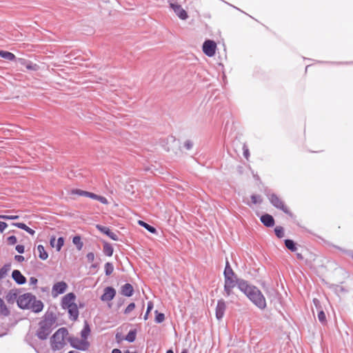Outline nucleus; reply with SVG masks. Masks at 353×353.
I'll use <instances>...</instances> for the list:
<instances>
[{
  "label": "nucleus",
  "mask_w": 353,
  "mask_h": 353,
  "mask_svg": "<svg viewBox=\"0 0 353 353\" xmlns=\"http://www.w3.org/2000/svg\"><path fill=\"white\" fill-rule=\"evenodd\" d=\"M134 308H135V304L134 303H131L125 308L124 313L125 314H128L130 313Z\"/></svg>",
  "instance_id": "41"
},
{
  "label": "nucleus",
  "mask_w": 353,
  "mask_h": 353,
  "mask_svg": "<svg viewBox=\"0 0 353 353\" xmlns=\"http://www.w3.org/2000/svg\"><path fill=\"white\" fill-rule=\"evenodd\" d=\"M96 228L101 232L105 234L112 240L117 241L119 239L118 236L114 232H112L108 228L101 225H97Z\"/></svg>",
  "instance_id": "16"
},
{
  "label": "nucleus",
  "mask_w": 353,
  "mask_h": 353,
  "mask_svg": "<svg viewBox=\"0 0 353 353\" xmlns=\"http://www.w3.org/2000/svg\"><path fill=\"white\" fill-rule=\"evenodd\" d=\"M68 341L70 343V345L79 350H86L89 347V343L87 340L80 339L77 337L70 336Z\"/></svg>",
  "instance_id": "5"
},
{
  "label": "nucleus",
  "mask_w": 353,
  "mask_h": 353,
  "mask_svg": "<svg viewBox=\"0 0 353 353\" xmlns=\"http://www.w3.org/2000/svg\"><path fill=\"white\" fill-rule=\"evenodd\" d=\"M275 234L279 238H282L284 236V230L283 228L281 226H276L274 229Z\"/></svg>",
  "instance_id": "37"
},
{
  "label": "nucleus",
  "mask_w": 353,
  "mask_h": 353,
  "mask_svg": "<svg viewBox=\"0 0 353 353\" xmlns=\"http://www.w3.org/2000/svg\"><path fill=\"white\" fill-rule=\"evenodd\" d=\"M318 319L320 322L324 323L326 321L325 314L323 311H320L318 314Z\"/></svg>",
  "instance_id": "40"
},
{
  "label": "nucleus",
  "mask_w": 353,
  "mask_h": 353,
  "mask_svg": "<svg viewBox=\"0 0 353 353\" xmlns=\"http://www.w3.org/2000/svg\"><path fill=\"white\" fill-rule=\"evenodd\" d=\"M38 280L35 277H31L30 279V285H36L37 283Z\"/></svg>",
  "instance_id": "51"
},
{
  "label": "nucleus",
  "mask_w": 353,
  "mask_h": 353,
  "mask_svg": "<svg viewBox=\"0 0 353 353\" xmlns=\"http://www.w3.org/2000/svg\"><path fill=\"white\" fill-rule=\"evenodd\" d=\"M285 245L286 248L292 252H295L296 250V247L295 245L294 242L292 240H285Z\"/></svg>",
  "instance_id": "32"
},
{
  "label": "nucleus",
  "mask_w": 353,
  "mask_h": 353,
  "mask_svg": "<svg viewBox=\"0 0 353 353\" xmlns=\"http://www.w3.org/2000/svg\"><path fill=\"white\" fill-rule=\"evenodd\" d=\"M37 251L39 252V257L42 260H46L48 257V254L45 250L44 247L41 245L37 246Z\"/></svg>",
  "instance_id": "23"
},
{
  "label": "nucleus",
  "mask_w": 353,
  "mask_h": 353,
  "mask_svg": "<svg viewBox=\"0 0 353 353\" xmlns=\"http://www.w3.org/2000/svg\"><path fill=\"white\" fill-rule=\"evenodd\" d=\"M193 147V143L192 141L190 140H186L185 142H184V148L188 150H190Z\"/></svg>",
  "instance_id": "43"
},
{
  "label": "nucleus",
  "mask_w": 353,
  "mask_h": 353,
  "mask_svg": "<svg viewBox=\"0 0 353 353\" xmlns=\"http://www.w3.org/2000/svg\"><path fill=\"white\" fill-rule=\"evenodd\" d=\"M104 268H105V272L107 276L110 275L114 270V266H113L112 263H110V262H107L105 264Z\"/></svg>",
  "instance_id": "35"
},
{
  "label": "nucleus",
  "mask_w": 353,
  "mask_h": 353,
  "mask_svg": "<svg viewBox=\"0 0 353 353\" xmlns=\"http://www.w3.org/2000/svg\"><path fill=\"white\" fill-rule=\"evenodd\" d=\"M43 303L37 300L36 298H34V301H32V304L30 307V310L33 311L34 312H39L43 310Z\"/></svg>",
  "instance_id": "19"
},
{
  "label": "nucleus",
  "mask_w": 353,
  "mask_h": 353,
  "mask_svg": "<svg viewBox=\"0 0 353 353\" xmlns=\"http://www.w3.org/2000/svg\"><path fill=\"white\" fill-rule=\"evenodd\" d=\"M72 242L77 246L78 250H81L82 249L83 243L79 236H75L72 239Z\"/></svg>",
  "instance_id": "33"
},
{
  "label": "nucleus",
  "mask_w": 353,
  "mask_h": 353,
  "mask_svg": "<svg viewBox=\"0 0 353 353\" xmlns=\"http://www.w3.org/2000/svg\"><path fill=\"white\" fill-rule=\"evenodd\" d=\"M352 259H353V254H352Z\"/></svg>",
  "instance_id": "59"
},
{
  "label": "nucleus",
  "mask_w": 353,
  "mask_h": 353,
  "mask_svg": "<svg viewBox=\"0 0 353 353\" xmlns=\"http://www.w3.org/2000/svg\"><path fill=\"white\" fill-rule=\"evenodd\" d=\"M12 277L15 281V282L19 285L24 284L26 282V277L21 273L19 270H14L12 273Z\"/></svg>",
  "instance_id": "17"
},
{
  "label": "nucleus",
  "mask_w": 353,
  "mask_h": 353,
  "mask_svg": "<svg viewBox=\"0 0 353 353\" xmlns=\"http://www.w3.org/2000/svg\"><path fill=\"white\" fill-rule=\"evenodd\" d=\"M56 316L52 313H47L43 320L39 323V328L37 332V336L41 340H45L51 333L55 326Z\"/></svg>",
  "instance_id": "2"
},
{
  "label": "nucleus",
  "mask_w": 353,
  "mask_h": 353,
  "mask_svg": "<svg viewBox=\"0 0 353 353\" xmlns=\"http://www.w3.org/2000/svg\"><path fill=\"white\" fill-rule=\"evenodd\" d=\"M155 321L157 323H162L165 319V315L163 313H159L157 310L155 311Z\"/></svg>",
  "instance_id": "36"
},
{
  "label": "nucleus",
  "mask_w": 353,
  "mask_h": 353,
  "mask_svg": "<svg viewBox=\"0 0 353 353\" xmlns=\"http://www.w3.org/2000/svg\"><path fill=\"white\" fill-rule=\"evenodd\" d=\"M133 292V287L130 283H126L121 288V293L125 296H131Z\"/></svg>",
  "instance_id": "20"
},
{
  "label": "nucleus",
  "mask_w": 353,
  "mask_h": 353,
  "mask_svg": "<svg viewBox=\"0 0 353 353\" xmlns=\"http://www.w3.org/2000/svg\"><path fill=\"white\" fill-rule=\"evenodd\" d=\"M68 335V331L65 327L59 328L51 338V346L54 350H60L65 345V339Z\"/></svg>",
  "instance_id": "3"
},
{
  "label": "nucleus",
  "mask_w": 353,
  "mask_h": 353,
  "mask_svg": "<svg viewBox=\"0 0 353 353\" xmlns=\"http://www.w3.org/2000/svg\"><path fill=\"white\" fill-rule=\"evenodd\" d=\"M67 310L69 313L70 318L73 321L77 320L79 316V310L77 304L70 306Z\"/></svg>",
  "instance_id": "22"
},
{
  "label": "nucleus",
  "mask_w": 353,
  "mask_h": 353,
  "mask_svg": "<svg viewBox=\"0 0 353 353\" xmlns=\"http://www.w3.org/2000/svg\"><path fill=\"white\" fill-rule=\"evenodd\" d=\"M251 199L253 203H261L262 202L261 196L259 195L253 194L251 196Z\"/></svg>",
  "instance_id": "38"
},
{
  "label": "nucleus",
  "mask_w": 353,
  "mask_h": 353,
  "mask_svg": "<svg viewBox=\"0 0 353 353\" xmlns=\"http://www.w3.org/2000/svg\"><path fill=\"white\" fill-rule=\"evenodd\" d=\"M70 192L72 194H78L79 196H87V197L91 198L92 199L99 201L101 203H102L103 204L108 203V200L106 198H105L104 196H102L95 194L92 192L81 190L79 189H72V190H71Z\"/></svg>",
  "instance_id": "4"
},
{
  "label": "nucleus",
  "mask_w": 353,
  "mask_h": 353,
  "mask_svg": "<svg viewBox=\"0 0 353 353\" xmlns=\"http://www.w3.org/2000/svg\"><path fill=\"white\" fill-rule=\"evenodd\" d=\"M116 294V290L112 287H107L104 289V292L102 294L101 299L103 301H109L114 299Z\"/></svg>",
  "instance_id": "14"
},
{
  "label": "nucleus",
  "mask_w": 353,
  "mask_h": 353,
  "mask_svg": "<svg viewBox=\"0 0 353 353\" xmlns=\"http://www.w3.org/2000/svg\"><path fill=\"white\" fill-rule=\"evenodd\" d=\"M103 250L104 254L108 256H111L113 254V248L108 243H104Z\"/></svg>",
  "instance_id": "28"
},
{
  "label": "nucleus",
  "mask_w": 353,
  "mask_h": 353,
  "mask_svg": "<svg viewBox=\"0 0 353 353\" xmlns=\"http://www.w3.org/2000/svg\"><path fill=\"white\" fill-rule=\"evenodd\" d=\"M34 296L30 293H26L19 296L17 305L22 309H30L32 301H34Z\"/></svg>",
  "instance_id": "6"
},
{
  "label": "nucleus",
  "mask_w": 353,
  "mask_h": 353,
  "mask_svg": "<svg viewBox=\"0 0 353 353\" xmlns=\"http://www.w3.org/2000/svg\"><path fill=\"white\" fill-rule=\"evenodd\" d=\"M261 221L267 227H272L274 224V218L268 214L261 216Z\"/></svg>",
  "instance_id": "21"
},
{
  "label": "nucleus",
  "mask_w": 353,
  "mask_h": 353,
  "mask_svg": "<svg viewBox=\"0 0 353 353\" xmlns=\"http://www.w3.org/2000/svg\"><path fill=\"white\" fill-rule=\"evenodd\" d=\"M223 274L225 278L235 276L234 272L230 267L228 261L226 262V265Z\"/></svg>",
  "instance_id": "26"
},
{
  "label": "nucleus",
  "mask_w": 353,
  "mask_h": 353,
  "mask_svg": "<svg viewBox=\"0 0 353 353\" xmlns=\"http://www.w3.org/2000/svg\"><path fill=\"white\" fill-rule=\"evenodd\" d=\"M241 280H236V276L225 278L224 292L227 296L233 294L232 290Z\"/></svg>",
  "instance_id": "7"
},
{
  "label": "nucleus",
  "mask_w": 353,
  "mask_h": 353,
  "mask_svg": "<svg viewBox=\"0 0 353 353\" xmlns=\"http://www.w3.org/2000/svg\"><path fill=\"white\" fill-rule=\"evenodd\" d=\"M90 329L88 323L85 324L83 329L81 332V336L82 339L87 340L88 335L90 334Z\"/></svg>",
  "instance_id": "31"
},
{
  "label": "nucleus",
  "mask_w": 353,
  "mask_h": 353,
  "mask_svg": "<svg viewBox=\"0 0 353 353\" xmlns=\"http://www.w3.org/2000/svg\"><path fill=\"white\" fill-rule=\"evenodd\" d=\"M14 259L16 261H17L18 262H22L24 261V257L21 255H16L14 256Z\"/></svg>",
  "instance_id": "50"
},
{
  "label": "nucleus",
  "mask_w": 353,
  "mask_h": 353,
  "mask_svg": "<svg viewBox=\"0 0 353 353\" xmlns=\"http://www.w3.org/2000/svg\"><path fill=\"white\" fill-rule=\"evenodd\" d=\"M8 242L10 245H14L17 243V240L15 236H10L8 238Z\"/></svg>",
  "instance_id": "45"
},
{
  "label": "nucleus",
  "mask_w": 353,
  "mask_h": 353,
  "mask_svg": "<svg viewBox=\"0 0 353 353\" xmlns=\"http://www.w3.org/2000/svg\"><path fill=\"white\" fill-rule=\"evenodd\" d=\"M238 288L259 308L264 309L266 307L265 299L256 287L248 284L244 280H241L238 283Z\"/></svg>",
  "instance_id": "1"
},
{
  "label": "nucleus",
  "mask_w": 353,
  "mask_h": 353,
  "mask_svg": "<svg viewBox=\"0 0 353 353\" xmlns=\"http://www.w3.org/2000/svg\"><path fill=\"white\" fill-rule=\"evenodd\" d=\"M168 141H175V138L172 136L168 138Z\"/></svg>",
  "instance_id": "54"
},
{
  "label": "nucleus",
  "mask_w": 353,
  "mask_h": 353,
  "mask_svg": "<svg viewBox=\"0 0 353 353\" xmlns=\"http://www.w3.org/2000/svg\"><path fill=\"white\" fill-rule=\"evenodd\" d=\"M170 8L174 10V13L182 20H185L188 18L187 12L178 3H171Z\"/></svg>",
  "instance_id": "12"
},
{
  "label": "nucleus",
  "mask_w": 353,
  "mask_h": 353,
  "mask_svg": "<svg viewBox=\"0 0 353 353\" xmlns=\"http://www.w3.org/2000/svg\"><path fill=\"white\" fill-rule=\"evenodd\" d=\"M166 353H174L173 351L172 350H169L167 351Z\"/></svg>",
  "instance_id": "57"
},
{
  "label": "nucleus",
  "mask_w": 353,
  "mask_h": 353,
  "mask_svg": "<svg viewBox=\"0 0 353 353\" xmlns=\"http://www.w3.org/2000/svg\"><path fill=\"white\" fill-rule=\"evenodd\" d=\"M0 218L5 219V220H14V219H19V216H17V215H12V216L2 215V216H0Z\"/></svg>",
  "instance_id": "42"
},
{
  "label": "nucleus",
  "mask_w": 353,
  "mask_h": 353,
  "mask_svg": "<svg viewBox=\"0 0 353 353\" xmlns=\"http://www.w3.org/2000/svg\"><path fill=\"white\" fill-rule=\"evenodd\" d=\"M124 353H137V352H130L129 350H127Z\"/></svg>",
  "instance_id": "56"
},
{
  "label": "nucleus",
  "mask_w": 353,
  "mask_h": 353,
  "mask_svg": "<svg viewBox=\"0 0 353 353\" xmlns=\"http://www.w3.org/2000/svg\"><path fill=\"white\" fill-rule=\"evenodd\" d=\"M243 156L245 159H248V157L250 156V152H249V149L248 148V146L246 145L245 143L243 144Z\"/></svg>",
  "instance_id": "44"
},
{
  "label": "nucleus",
  "mask_w": 353,
  "mask_h": 353,
  "mask_svg": "<svg viewBox=\"0 0 353 353\" xmlns=\"http://www.w3.org/2000/svg\"><path fill=\"white\" fill-rule=\"evenodd\" d=\"M216 49V43L208 39L203 44V52L208 57H213L215 54Z\"/></svg>",
  "instance_id": "8"
},
{
  "label": "nucleus",
  "mask_w": 353,
  "mask_h": 353,
  "mask_svg": "<svg viewBox=\"0 0 353 353\" xmlns=\"http://www.w3.org/2000/svg\"><path fill=\"white\" fill-rule=\"evenodd\" d=\"M112 353H122L121 351L119 349H114L112 351Z\"/></svg>",
  "instance_id": "53"
},
{
  "label": "nucleus",
  "mask_w": 353,
  "mask_h": 353,
  "mask_svg": "<svg viewBox=\"0 0 353 353\" xmlns=\"http://www.w3.org/2000/svg\"><path fill=\"white\" fill-rule=\"evenodd\" d=\"M152 308H153V303H152V302H151V301L148 302V307H147V311H146V312H145V314L144 315V317H143L144 320H147L148 319V314H149L150 312L152 310Z\"/></svg>",
  "instance_id": "39"
},
{
  "label": "nucleus",
  "mask_w": 353,
  "mask_h": 353,
  "mask_svg": "<svg viewBox=\"0 0 353 353\" xmlns=\"http://www.w3.org/2000/svg\"><path fill=\"white\" fill-rule=\"evenodd\" d=\"M16 250L19 252V253H23L24 252V246L22 245H17L15 248Z\"/></svg>",
  "instance_id": "48"
},
{
  "label": "nucleus",
  "mask_w": 353,
  "mask_h": 353,
  "mask_svg": "<svg viewBox=\"0 0 353 353\" xmlns=\"http://www.w3.org/2000/svg\"><path fill=\"white\" fill-rule=\"evenodd\" d=\"M1 57L9 61H15L18 59L15 55L10 52L1 50Z\"/></svg>",
  "instance_id": "24"
},
{
  "label": "nucleus",
  "mask_w": 353,
  "mask_h": 353,
  "mask_svg": "<svg viewBox=\"0 0 353 353\" xmlns=\"http://www.w3.org/2000/svg\"><path fill=\"white\" fill-rule=\"evenodd\" d=\"M269 199L271 203L278 209L281 210L285 214H290L288 208L285 206L283 201L279 198L276 194H271L269 196Z\"/></svg>",
  "instance_id": "9"
},
{
  "label": "nucleus",
  "mask_w": 353,
  "mask_h": 353,
  "mask_svg": "<svg viewBox=\"0 0 353 353\" xmlns=\"http://www.w3.org/2000/svg\"><path fill=\"white\" fill-rule=\"evenodd\" d=\"M10 314V311L5 304L3 300L0 298V314L3 315L5 316H8Z\"/></svg>",
  "instance_id": "27"
},
{
  "label": "nucleus",
  "mask_w": 353,
  "mask_h": 353,
  "mask_svg": "<svg viewBox=\"0 0 353 353\" xmlns=\"http://www.w3.org/2000/svg\"><path fill=\"white\" fill-rule=\"evenodd\" d=\"M116 340L118 343H120L123 340H125V337L122 335L121 333L117 332L115 336Z\"/></svg>",
  "instance_id": "46"
},
{
  "label": "nucleus",
  "mask_w": 353,
  "mask_h": 353,
  "mask_svg": "<svg viewBox=\"0 0 353 353\" xmlns=\"http://www.w3.org/2000/svg\"><path fill=\"white\" fill-rule=\"evenodd\" d=\"M313 302H314L315 306L317 307L318 305H319V301L316 299H314Z\"/></svg>",
  "instance_id": "52"
},
{
  "label": "nucleus",
  "mask_w": 353,
  "mask_h": 353,
  "mask_svg": "<svg viewBox=\"0 0 353 353\" xmlns=\"http://www.w3.org/2000/svg\"><path fill=\"white\" fill-rule=\"evenodd\" d=\"M136 335H137V330H132L129 332V333L125 337V340L128 341V342L132 343L136 339Z\"/></svg>",
  "instance_id": "30"
},
{
  "label": "nucleus",
  "mask_w": 353,
  "mask_h": 353,
  "mask_svg": "<svg viewBox=\"0 0 353 353\" xmlns=\"http://www.w3.org/2000/svg\"><path fill=\"white\" fill-rule=\"evenodd\" d=\"M297 257H298L299 259H303V257H302V256H301V254H297Z\"/></svg>",
  "instance_id": "55"
},
{
  "label": "nucleus",
  "mask_w": 353,
  "mask_h": 353,
  "mask_svg": "<svg viewBox=\"0 0 353 353\" xmlns=\"http://www.w3.org/2000/svg\"><path fill=\"white\" fill-rule=\"evenodd\" d=\"M139 224L141 226H143V228H145L147 230H148L151 233H156L157 232V230L156 229L151 226L150 225L148 224L147 223L143 221H139Z\"/></svg>",
  "instance_id": "34"
},
{
  "label": "nucleus",
  "mask_w": 353,
  "mask_h": 353,
  "mask_svg": "<svg viewBox=\"0 0 353 353\" xmlns=\"http://www.w3.org/2000/svg\"><path fill=\"white\" fill-rule=\"evenodd\" d=\"M76 299V296L74 293L70 292L65 295L61 300V305L63 309H67L70 306L74 305L76 303L74 301Z\"/></svg>",
  "instance_id": "13"
},
{
  "label": "nucleus",
  "mask_w": 353,
  "mask_h": 353,
  "mask_svg": "<svg viewBox=\"0 0 353 353\" xmlns=\"http://www.w3.org/2000/svg\"><path fill=\"white\" fill-rule=\"evenodd\" d=\"M11 265L6 264L0 269V279L6 277L8 272L10 270Z\"/></svg>",
  "instance_id": "29"
},
{
  "label": "nucleus",
  "mask_w": 353,
  "mask_h": 353,
  "mask_svg": "<svg viewBox=\"0 0 353 353\" xmlns=\"http://www.w3.org/2000/svg\"><path fill=\"white\" fill-rule=\"evenodd\" d=\"M181 353H188L186 350L183 351Z\"/></svg>",
  "instance_id": "58"
},
{
  "label": "nucleus",
  "mask_w": 353,
  "mask_h": 353,
  "mask_svg": "<svg viewBox=\"0 0 353 353\" xmlns=\"http://www.w3.org/2000/svg\"><path fill=\"white\" fill-rule=\"evenodd\" d=\"M226 304L223 300H219L216 307V317L218 320H221L225 313Z\"/></svg>",
  "instance_id": "15"
},
{
  "label": "nucleus",
  "mask_w": 353,
  "mask_h": 353,
  "mask_svg": "<svg viewBox=\"0 0 353 353\" xmlns=\"http://www.w3.org/2000/svg\"><path fill=\"white\" fill-rule=\"evenodd\" d=\"M13 225H15L16 227L19 228L24 230L25 231H26L27 232H28L31 235H34V233H35L34 230H33L30 228L28 227L25 223H13Z\"/></svg>",
  "instance_id": "25"
},
{
  "label": "nucleus",
  "mask_w": 353,
  "mask_h": 353,
  "mask_svg": "<svg viewBox=\"0 0 353 353\" xmlns=\"http://www.w3.org/2000/svg\"><path fill=\"white\" fill-rule=\"evenodd\" d=\"M68 288V285L64 281L56 283L52 289V295L53 297L57 296L59 294L64 293Z\"/></svg>",
  "instance_id": "11"
},
{
  "label": "nucleus",
  "mask_w": 353,
  "mask_h": 353,
  "mask_svg": "<svg viewBox=\"0 0 353 353\" xmlns=\"http://www.w3.org/2000/svg\"><path fill=\"white\" fill-rule=\"evenodd\" d=\"M16 63L18 66H21V70L24 71L22 69V67H25L28 70L30 71H37L39 69V65L36 63H33L30 60L23 59V58H18L16 60Z\"/></svg>",
  "instance_id": "10"
},
{
  "label": "nucleus",
  "mask_w": 353,
  "mask_h": 353,
  "mask_svg": "<svg viewBox=\"0 0 353 353\" xmlns=\"http://www.w3.org/2000/svg\"><path fill=\"white\" fill-rule=\"evenodd\" d=\"M86 258L89 262H92L94 260V254L93 252H89L86 255Z\"/></svg>",
  "instance_id": "47"
},
{
  "label": "nucleus",
  "mask_w": 353,
  "mask_h": 353,
  "mask_svg": "<svg viewBox=\"0 0 353 353\" xmlns=\"http://www.w3.org/2000/svg\"><path fill=\"white\" fill-rule=\"evenodd\" d=\"M50 243L52 247H56L57 251H60L62 246L63 245L64 239L63 237H59L56 242L55 237L52 236L50 238Z\"/></svg>",
  "instance_id": "18"
},
{
  "label": "nucleus",
  "mask_w": 353,
  "mask_h": 353,
  "mask_svg": "<svg viewBox=\"0 0 353 353\" xmlns=\"http://www.w3.org/2000/svg\"><path fill=\"white\" fill-rule=\"evenodd\" d=\"M8 225L6 223L0 221V232H3V230L7 228Z\"/></svg>",
  "instance_id": "49"
}]
</instances>
